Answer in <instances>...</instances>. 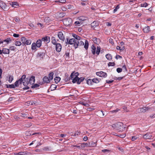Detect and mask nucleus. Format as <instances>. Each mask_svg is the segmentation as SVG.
Masks as SVG:
<instances>
[{
	"label": "nucleus",
	"mask_w": 155,
	"mask_h": 155,
	"mask_svg": "<svg viewBox=\"0 0 155 155\" xmlns=\"http://www.w3.org/2000/svg\"><path fill=\"white\" fill-rule=\"evenodd\" d=\"M79 73L78 72L74 73L73 72L71 73L70 75L71 79L72 80V82L73 83L76 82L78 84H79L84 80V78L83 77L79 78Z\"/></svg>",
	"instance_id": "f257e3e1"
},
{
	"label": "nucleus",
	"mask_w": 155,
	"mask_h": 155,
	"mask_svg": "<svg viewBox=\"0 0 155 155\" xmlns=\"http://www.w3.org/2000/svg\"><path fill=\"white\" fill-rule=\"evenodd\" d=\"M112 127L113 128L118 130L119 132L123 131L125 128V127L124 128L123 123L120 122L113 124L112 125Z\"/></svg>",
	"instance_id": "f03ea898"
},
{
	"label": "nucleus",
	"mask_w": 155,
	"mask_h": 155,
	"mask_svg": "<svg viewBox=\"0 0 155 155\" xmlns=\"http://www.w3.org/2000/svg\"><path fill=\"white\" fill-rule=\"evenodd\" d=\"M63 24L66 26H70L71 24L72 21L71 18H67L63 20Z\"/></svg>",
	"instance_id": "7ed1b4c3"
},
{
	"label": "nucleus",
	"mask_w": 155,
	"mask_h": 155,
	"mask_svg": "<svg viewBox=\"0 0 155 155\" xmlns=\"http://www.w3.org/2000/svg\"><path fill=\"white\" fill-rule=\"evenodd\" d=\"M21 40L22 42L23 45H24L25 44L26 45H29L31 44V40H27L25 37H22L21 38Z\"/></svg>",
	"instance_id": "20e7f679"
},
{
	"label": "nucleus",
	"mask_w": 155,
	"mask_h": 155,
	"mask_svg": "<svg viewBox=\"0 0 155 155\" xmlns=\"http://www.w3.org/2000/svg\"><path fill=\"white\" fill-rule=\"evenodd\" d=\"M150 109V108L148 107H144L142 108H138L137 110V112L139 113H144Z\"/></svg>",
	"instance_id": "39448f33"
},
{
	"label": "nucleus",
	"mask_w": 155,
	"mask_h": 155,
	"mask_svg": "<svg viewBox=\"0 0 155 155\" xmlns=\"http://www.w3.org/2000/svg\"><path fill=\"white\" fill-rule=\"evenodd\" d=\"M96 74L98 76L103 78H106L107 76V73L104 72L103 71L97 72L96 73Z\"/></svg>",
	"instance_id": "423d86ee"
},
{
	"label": "nucleus",
	"mask_w": 155,
	"mask_h": 155,
	"mask_svg": "<svg viewBox=\"0 0 155 155\" xmlns=\"http://www.w3.org/2000/svg\"><path fill=\"white\" fill-rule=\"evenodd\" d=\"M84 45V42L80 40L78 41L76 40V44L74 45V47L75 48H76L78 46H81L83 45Z\"/></svg>",
	"instance_id": "0eeeda50"
},
{
	"label": "nucleus",
	"mask_w": 155,
	"mask_h": 155,
	"mask_svg": "<svg viewBox=\"0 0 155 155\" xmlns=\"http://www.w3.org/2000/svg\"><path fill=\"white\" fill-rule=\"evenodd\" d=\"M67 41L66 42L67 44H69L70 45H73L74 44V45L76 44V40L74 38H71L68 41V39L67 38Z\"/></svg>",
	"instance_id": "6e6552de"
},
{
	"label": "nucleus",
	"mask_w": 155,
	"mask_h": 155,
	"mask_svg": "<svg viewBox=\"0 0 155 155\" xmlns=\"http://www.w3.org/2000/svg\"><path fill=\"white\" fill-rule=\"evenodd\" d=\"M27 79H28V78H26V75H23L21 77L18 81H19V83L21 84L24 81L26 82Z\"/></svg>",
	"instance_id": "1a4fd4ad"
},
{
	"label": "nucleus",
	"mask_w": 155,
	"mask_h": 155,
	"mask_svg": "<svg viewBox=\"0 0 155 155\" xmlns=\"http://www.w3.org/2000/svg\"><path fill=\"white\" fill-rule=\"evenodd\" d=\"M56 45V50L57 52H60L61 51L62 46L60 43H57L55 45Z\"/></svg>",
	"instance_id": "9d476101"
},
{
	"label": "nucleus",
	"mask_w": 155,
	"mask_h": 155,
	"mask_svg": "<svg viewBox=\"0 0 155 155\" xmlns=\"http://www.w3.org/2000/svg\"><path fill=\"white\" fill-rule=\"evenodd\" d=\"M58 37L61 40L64 41V37L62 32L61 31L59 32L58 33Z\"/></svg>",
	"instance_id": "9b49d317"
},
{
	"label": "nucleus",
	"mask_w": 155,
	"mask_h": 155,
	"mask_svg": "<svg viewBox=\"0 0 155 155\" xmlns=\"http://www.w3.org/2000/svg\"><path fill=\"white\" fill-rule=\"evenodd\" d=\"M22 83L23 84V85L25 86L23 88V89L24 90L28 89L29 88V87L27 86V85L29 84V83H28V79H27L26 82L24 81Z\"/></svg>",
	"instance_id": "f8f14e48"
},
{
	"label": "nucleus",
	"mask_w": 155,
	"mask_h": 155,
	"mask_svg": "<svg viewBox=\"0 0 155 155\" xmlns=\"http://www.w3.org/2000/svg\"><path fill=\"white\" fill-rule=\"evenodd\" d=\"M28 83L29 84H34L35 81V77L34 76H31L30 78H29L28 79Z\"/></svg>",
	"instance_id": "ddd939ff"
},
{
	"label": "nucleus",
	"mask_w": 155,
	"mask_h": 155,
	"mask_svg": "<svg viewBox=\"0 0 155 155\" xmlns=\"http://www.w3.org/2000/svg\"><path fill=\"white\" fill-rule=\"evenodd\" d=\"M41 40L44 41V42H46L47 43H48L50 41V38L48 36H46L42 38Z\"/></svg>",
	"instance_id": "4468645a"
},
{
	"label": "nucleus",
	"mask_w": 155,
	"mask_h": 155,
	"mask_svg": "<svg viewBox=\"0 0 155 155\" xmlns=\"http://www.w3.org/2000/svg\"><path fill=\"white\" fill-rule=\"evenodd\" d=\"M97 116L101 117H103L104 116L103 111L102 110H99L97 112Z\"/></svg>",
	"instance_id": "2eb2a0df"
},
{
	"label": "nucleus",
	"mask_w": 155,
	"mask_h": 155,
	"mask_svg": "<svg viewBox=\"0 0 155 155\" xmlns=\"http://www.w3.org/2000/svg\"><path fill=\"white\" fill-rule=\"evenodd\" d=\"M92 40L95 44L97 45H98L101 42V41L99 39L96 37L93 38Z\"/></svg>",
	"instance_id": "dca6fc26"
},
{
	"label": "nucleus",
	"mask_w": 155,
	"mask_h": 155,
	"mask_svg": "<svg viewBox=\"0 0 155 155\" xmlns=\"http://www.w3.org/2000/svg\"><path fill=\"white\" fill-rule=\"evenodd\" d=\"M45 51L44 52H40L38 53V54L37 55V57L38 58H43V57L45 55Z\"/></svg>",
	"instance_id": "f3484780"
},
{
	"label": "nucleus",
	"mask_w": 155,
	"mask_h": 155,
	"mask_svg": "<svg viewBox=\"0 0 155 155\" xmlns=\"http://www.w3.org/2000/svg\"><path fill=\"white\" fill-rule=\"evenodd\" d=\"M43 83H49L50 82V81L49 79H48V78L45 76L43 78Z\"/></svg>",
	"instance_id": "a211bd4d"
},
{
	"label": "nucleus",
	"mask_w": 155,
	"mask_h": 155,
	"mask_svg": "<svg viewBox=\"0 0 155 155\" xmlns=\"http://www.w3.org/2000/svg\"><path fill=\"white\" fill-rule=\"evenodd\" d=\"M152 137L151 134L150 133H147L143 136V137L145 139H150Z\"/></svg>",
	"instance_id": "6ab92c4d"
},
{
	"label": "nucleus",
	"mask_w": 155,
	"mask_h": 155,
	"mask_svg": "<svg viewBox=\"0 0 155 155\" xmlns=\"http://www.w3.org/2000/svg\"><path fill=\"white\" fill-rule=\"evenodd\" d=\"M2 53L4 54H9V49L3 48L2 50Z\"/></svg>",
	"instance_id": "aec40b11"
},
{
	"label": "nucleus",
	"mask_w": 155,
	"mask_h": 155,
	"mask_svg": "<svg viewBox=\"0 0 155 155\" xmlns=\"http://www.w3.org/2000/svg\"><path fill=\"white\" fill-rule=\"evenodd\" d=\"M36 46L38 48H40L41 45V40L39 39L38 40L36 43Z\"/></svg>",
	"instance_id": "412c9836"
},
{
	"label": "nucleus",
	"mask_w": 155,
	"mask_h": 155,
	"mask_svg": "<svg viewBox=\"0 0 155 155\" xmlns=\"http://www.w3.org/2000/svg\"><path fill=\"white\" fill-rule=\"evenodd\" d=\"M143 31L145 33H148L149 31H150V28L149 26H147L146 27H145L143 29Z\"/></svg>",
	"instance_id": "4be33fe9"
},
{
	"label": "nucleus",
	"mask_w": 155,
	"mask_h": 155,
	"mask_svg": "<svg viewBox=\"0 0 155 155\" xmlns=\"http://www.w3.org/2000/svg\"><path fill=\"white\" fill-rule=\"evenodd\" d=\"M98 23L97 21H94L91 24V26L92 27L94 28L97 26Z\"/></svg>",
	"instance_id": "5701e85b"
},
{
	"label": "nucleus",
	"mask_w": 155,
	"mask_h": 155,
	"mask_svg": "<svg viewBox=\"0 0 155 155\" xmlns=\"http://www.w3.org/2000/svg\"><path fill=\"white\" fill-rule=\"evenodd\" d=\"M54 73L53 72H50L48 74V79H49L50 81L52 80L53 78Z\"/></svg>",
	"instance_id": "b1692460"
},
{
	"label": "nucleus",
	"mask_w": 155,
	"mask_h": 155,
	"mask_svg": "<svg viewBox=\"0 0 155 155\" xmlns=\"http://www.w3.org/2000/svg\"><path fill=\"white\" fill-rule=\"evenodd\" d=\"M72 36L75 39H76V40H77L78 41L81 39V37L80 36L75 34H73L72 35Z\"/></svg>",
	"instance_id": "393cba45"
},
{
	"label": "nucleus",
	"mask_w": 155,
	"mask_h": 155,
	"mask_svg": "<svg viewBox=\"0 0 155 155\" xmlns=\"http://www.w3.org/2000/svg\"><path fill=\"white\" fill-rule=\"evenodd\" d=\"M0 6L2 9H5L6 5L5 3H3L2 2H0Z\"/></svg>",
	"instance_id": "a878e982"
},
{
	"label": "nucleus",
	"mask_w": 155,
	"mask_h": 155,
	"mask_svg": "<svg viewBox=\"0 0 155 155\" xmlns=\"http://www.w3.org/2000/svg\"><path fill=\"white\" fill-rule=\"evenodd\" d=\"M89 45V43L88 41L87 40H85V44L84 45V48L86 50H87L88 48Z\"/></svg>",
	"instance_id": "bb28decb"
},
{
	"label": "nucleus",
	"mask_w": 155,
	"mask_h": 155,
	"mask_svg": "<svg viewBox=\"0 0 155 155\" xmlns=\"http://www.w3.org/2000/svg\"><path fill=\"white\" fill-rule=\"evenodd\" d=\"M51 39L52 40V43L54 45H55L57 44L56 41L55 37H52L51 38Z\"/></svg>",
	"instance_id": "cd10ccee"
},
{
	"label": "nucleus",
	"mask_w": 155,
	"mask_h": 155,
	"mask_svg": "<svg viewBox=\"0 0 155 155\" xmlns=\"http://www.w3.org/2000/svg\"><path fill=\"white\" fill-rule=\"evenodd\" d=\"M91 51L92 54H95L96 52V48L95 47L94 45H93L91 47Z\"/></svg>",
	"instance_id": "c85d7f7f"
},
{
	"label": "nucleus",
	"mask_w": 155,
	"mask_h": 155,
	"mask_svg": "<svg viewBox=\"0 0 155 155\" xmlns=\"http://www.w3.org/2000/svg\"><path fill=\"white\" fill-rule=\"evenodd\" d=\"M70 53L69 52L67 51H65V53L64 55V56L68 60L69 58Z\"/></svg>",
	"instance_id": "c756f323"
},
{
	"label": "nucleus",
	"mask_w": 155,
	"mask_h": 155,
	"mask_svg": "<svg viewBox=\"0 0 155 155\" xmlns=\"http://www.w3.org/2000/svg\"><path fill=\"white\" fill-rule=\"evenodd\" d=\"M26 105L28 106H29L30 105H33V104H35L34 103V101H28L27 102H26Z\"/></svg>",
	"instance_id": "7c9ffc66"
},
{
	"label": "nucleus",
	"mask_w": 155,
	"mask_h": 155,
	"mask_svg": "<svg viewBox=\"0 0 155 155\" xmlns=\"http://www.w3.org/2000/svg\"><path fill=\"white\" fill-rule=\"evenodd\" d=\"M61 78L59 77H56L54 78V81L56 83H58L60 80Z\"/></svg>",
	"instance_id": "2f4dec72"
},
{
	"label": "nucleus",
	"mask_w": 155,
	"mask_h": 155,
	"mask_svg": "<svg viewBox=\"0 0 155 155\" xmlns=\"http://www.w3.org/2000/svg\"><path fill=\"white\" fill-rule=\"evenodd\" d=\"M7 88H15V87L14 84H6Z\"/></svg>",
	"instance_id": "473e14b6"
},
{
	"label": "nucleus",
	"mask_w": 155,
	"mask_h": 155,
	"mask_svg": "<svg viewBox=\"0 0 155 155\" xmlns=\"http://www.w3.org/2000/svg\"><path fill=\"white\" fill-rule=\"evenodd\" d=\"M36 45H37L35 43H33L31 45V49L32 50H36V47H37Z\"/></svg>",
	"instance_id": "72a5a7b5"
},
{
	"label": "nucleus",
	"mask_w": 155,
	"mask_h": 155,
	"mask_svg": "<svg viewBox=\"0 0 155 155\" xmlns=\"http://www.w3.org/2000/svg\"><path fill=\"white\" fill-rule=\"evenodd\" d=\"M20 84L19 83V81H18V80L16 81L15 83L14 84L15 88L16 87H18Z\"/></svg>",
	"instance_id": "f704fd0d"
},
{
	"label": "nucleus",
	"mask_w": 155,
	"mask_h": 155,
	"mask_svg": "<svg viewBox=\"0 0 155 155\" xmlns=\"http://www.w3.org/2000/svg\"><path fill=\"white\" fill-rule=\"evenodd\" d=\"M25 134L26 136H30L32 135V132L31 131H26L25 132Z\"/></svg>",
	"instance_id": "c9c22d12"
},
{
	"label": "nucleus",
	"mask_w": 155,
	"mask_h": 155,
	"mask_svg": "<svg viewBox=\"0 0 155 155\" xmlns=\"http://www.w3.org/2000/svg\"><path fill=\"white\" fill-rule=\"evenodd\" d=\"M106 58L108 60H110L112 59V56L110 54H107L106 55Z\"/></svg>",
	"instance_id": "e433bc0d"
},
{
	"label": "nucleus",
	"mask_w": 155,
	"mask_h": 155,
	"mask_svg": "<svg viewBox=\"0 0 155 155\" xmlns=\"http://www.w3.org/2000/svg\"><path fill=\"white\" fill-rule=\"evenodd\" d=\"M101 51V48L100 47L97 46V50L96 53L97 55H99Z\"/></svg>",
	"instance_id": "4c0bfd02"
},
{
	"label": "nucleus",
	"mask_w": 155,
	"mask_h": 155,
	"mask_svg": "<svg viewBox=\"0 0 155 155\" xmlns=\"http://www.w3.org/2000/svg\"><path fill=\"white\" fill-rule=\"evenodd\" d=\"M92 82L95 83H98L99 82V81L97 78H94L92 80Z\"/></svg>",
	"instance_id": "58836bf2"
},
{
	"label": "nucleus",
	"mask_w": 155,
	"mask_h": 155,
	"mask_svg": "<svg viewBox=\"0 0 155 155\" xmlns=\"http://www.w3.org/2000/svg\"><path fill=\"white\" fill-rule=\"evenodd\" d=\"M12 41V39L10 38H7V39L3 41L4 42H6L7 44H8L10 42Z\"/></svg>",
	"instance_id": "ea45409f"
},
{
	"label": "nucleus",
	"mask_w": 155,
	"mask_h": 155,
	"mask_svg": "<svg viewBox=\"0 0 155 155\" xmlns=\"http://www.w3.org/2000/svg\"><path fill=\"white\" fill-rule=\"evenodd\" d=\"M28 153V152H26L24 151V152H20L18 153V154L19 155H25L27 154Z\"/></svg>",
	"instance_id": "a19ab883"
},
{
	"label": "nucleus",
	"mask_w": 155,
	"mask_h": 155,
	"mask_svg": "<svg viewBox=\"0 0 155 155\" xmlns=\"http://www.w3.org/2000/svg\"><path fill=\"white\" fill-rule=\"evenodd\" d=\"M39 85L38 84H34V85H32L31 86V87L32 88H37L38 87H39Z\"/></svg>",
	"instance_id": "79ce46f5"
},
{
	"label": "nucleus",
	"mask_w": 155,
	"mask_h": 155,
	"mask_svg": "<svg viewBox=\"0 0 155 155\" xmlns=\"http://www.w3.org/2000/svg\"><path fill=\"white\" fill-rule=\"evenodd\" d=\"M20 116L21 118H22V117H27V114L24 113H21L20 115Z\"/></svg>",
	"instance_id": "37998d69"
},
{
	"label": "nucleus",
	"mask_w": 155,
	"mask_h": 155,
	"mask_svg": "<svg viewBox=\"0 0 155 155\" xmlns=\"http://www.w3.org/2000/svg\"><path fill=\"white\" fill-rule=\"evenodd\" d=\"M117 136L119 137L123 138L126 136V134H119L117 135Z\"/></svg>",
	"instance_id": "c03bdc74"
},
{
	"label": "nucleus",
	"mask_w": 155,
	"mask_h": 155,
	"mask_svg": "<svg viewBox=\"0 0 155 155\" xmlns=\"http://www.w3.org/2000/svg\"><path fill=\"white\" fill-rule=\"evenodd\" d=\"M13 80V77L12 75H10L8 81L11 83Z\"/></svg>",
	"instance_id": "a18cd8bd"
},
{
	"label": "nucleus",
	"mask_w": 155,
	"mask_h": 155,
	"mask_svg": "<svg viewBox=\"0 0 155 155\" xmlns=\"http://www.w3.org/2000/svg\"><path fill=\"white\" fill-rule=\"evenodd\" d=\"M80 134V132L79 131H77L75 132V133L74 134V135H72V136L73 137H76L77 135H79Z\"/></svg>",
	"instance_id": "49530a36"
},
{
	"label": "nucleus",
	"mask_w": 155,
	"mask_h": 155,
	"mask_svg": "<svg viewBox=\"0 0 155 155\" xmlns=\"http://www.w3.org/2000/svg\"><path fill=\"white\" fill-rule=\"evenodd\" d=\"M21 44V42L20 41H16L15 43V45L17 46H20Z\"/></svg>",
	"instance_id": "de8ad7c7"
},
{
	"label": "nucleus",
	"mask_w": 155,
	"mask_h": 155,
	"mask_svg": "<svg viewBox=\"0 0 155 155\" xmlns=\"http://www.w3.org/2000/svg\"><path fill=\"white\" fill-rule=\"evenodd\" d=\"M92 81H91V80L90 79H88L87 81V83L88 85L92 84Z\"/></svg>",
	"instance_id": "09e8293b"
},
{
	"label": "nucleus",
	"mask_w": 155,
	"mask_h": 155,
	"mask_svg": "<svg viewBox=\"0 0 155 155\" xmlns=\"http://www.w3.org/2000/svg\"><path fill=\"white\" fill-rule=\"evenodd\" d=\"M14 118L17 120H18L20 119H22V118H21V116H14Z\"/></svg>",
	"instance_id": "8fccbe9b"
},
{
	"label": "nucleus",
	"mask_w": 155,
	"mask_h": 155,
	"mask_svg": "<svg viewBox=\"0 0 155 155\" xmlns=\"http://www.w3.org/2000/svg\"><path fill=\"white\" fill-rule=\"evenodd\" d=\"M115 64L114 62H110L108 64V66H115Z\"/></svg>",
	"instance_id": "3c124183"
},
{
	"label": "nucleus",
	"mask_w": 155,
	"mask_h": 155,
	"mask_svg": "<svg viewBox=\"0 0 155 155\" xmlns=\"http://www.w3.org/2000/svg\"><path fill=\"white\" fill-rule=\"evenodd\" d=\"M89 144H92V145L90 146L91 147H94L96 146V143L94 142H91L90 143H89Z\"/></svg>",
	"instance_id": "603ef678"
},
{
	"label": "nucleus",
	"mask_w": 155,
	"mask_h": 155,
	"mask_svg": "<svg viewBox=\"0 0 155 155\" xmlns=\"http://www.w3.org/2000/svg\"><path fill=\"white\" fill-rule=\"evenodd\" d=\"M119 5H117L116 7L115 8L114 10V13H115V12H116L117 11V10L119 9Z\"/></svg>",
	"instance_id": "864d4df0"
},
{
	"label": "nucleus",
	"mask_w": 155,
	"mask_h": 155,
	"mask_svg": "<svg viewBox=\"0 0 155 155\" xmlns=\"http://www.w3.org/2000/svg\"><path fill=\"white\" fill-rule=\"evenodd\" d=\"M141 6L142 7H146L148 5V4L146 2H145L141 4Z\"/></svg>",
	"instance_id": "5fc2aeb1"
},
{
	"label": "nucleus",
	"mask_w": 155,
	"mask_h": 155,
	"mask_svg": "<svg viewBox=\"0 0 155 155\" xmlns=\"http://www.w3.org/2000/svg\"><path fill=\"white\" fill-rule=\"evenodd\" d=\"M122 70V69L120 68H118L117 69V71L118 73L121 72Z\"/></svg>",
	"instance_id": "6e6d98bb"
},
{
	"label": "nucleus",
	"mask_w": 155,
	"mask_h": 155,
	"mask_svg": "<svg viewBox=\"0 0 155 155\" xmlns=\"http://www.w3.org/2000/svg\"><path fill=\"white\" fill-rule=\"evenodd\" d=\"M138 138V137L136 136H132L131 138V140L132 141H134L135 140H136Z\"/></svg>",
	"instance_id": "4d7b16f0"
},
{
	"label": "nucleus",
	"mask_w": 155,
	"mask_h": 155,
	"mask_svg": "<svg viewBox=\"0 0 155 155\" xmlns=\"http://www.w3.org/2000/svg\"><path fill=\"white\" fill-rule=\"evenodd\" d=\"M14 20L16 22H18L20 21V19L19 18H18L17 17H15L14 18Z\"/></svg>",
	"instance_id": "13d9d810"
},
{
	"label": "nucleus",
	"mask_w": 155,
	"mask_h": 155,
	"mask_svg": "<svg viewBox=\"0 0 155 155\" xmlns=\"http://www.w3.org/2000/svg\"><path fill=\"white\" fill-rule=\"evenodd\" d=\"M16 48L14 46H11L9 48V49L11 50L14 51L15 50Z\"/></svg>",
	"instance_id": "bf43d9fd"
},
{
	"label": "nucleus",
	"mask_w": 155,
	"mask_h": 155,
	"mask_svg": "<svg viewBox=\"0 0 155 155\" xmlns=\"http://www.w3.org/2000/svg\"><path fill=\"white\" fill-rule=\"evenodd\" d=\"M109 41L110 43L112 45H113V44H114V42H113V40L111 38H110L109 39Z\"/></svg>",
	"instance_id": "052dcab7"
},
{
	"label": "nucleus",
	"mask_w": 155,
	"mask_h": 155,
	"mask_svg": "<svg viewBox=\"0 0 155 155\" xmlns=\"http://www.w3.org/2000/svg\"><path fill=\"white\" fill-rule=\"evenodd\" d=\"M79 103L80 104H82V105H84V106H85L86 107L88 106V104L87 103H84L81 101Z\"/></svg>",
	"instance_id": "680f3d73"
},
{
	"label": "nucleus",
	"mask_w": 155,
	"mask_h": 155,
	"mask_svg": "<svg viewBox=\"0 0 155 155\" xmlns=\"http://www.w3.org/2000/svg\"><path fill=\"white\" fill-rule=\"evenodd\" d=\"M66 15L65 13H61L60 14V17H64Z\"/></svg>",
	"instance_id": "e2e57ef3"
},
{
	"label": "nucleus",
	"mask_w": 155,
	"mask_h": 155,
	"mask_svg": "<svg viewBox=\"0 0 155 155\" xmlns=\"http://www.w3.org/2000/svg\"><path fill=\"white\" fill-rule=\"evenodd\" d=\"M84 145L85 147H89L90 146L92 145V144H89V143H84Z\"/></svg>",
	"instance_id": "0e129e2a"
},
{
	"label": "nucleus",
	"mask_w": 155,
	"mask_h": 155,
	"mask_svg": "<svg viewBox=\"0 0 155 155\" xmlns=\"http://www.w3.org/2000/svg\"><path fill=\"white\" fill-rule=\"evenodd\" d=\"M115 58L116 59H118L119 58H122V57L119 55H116L115 57Z\"/></svg>",
	"instance_id": "69168bd1"
},
{
	"label": "nucleus",
	"mask_w": 155,
	"mask_h": 155,
	"mask_svg": "<svg viewBox=\"0 0 155 155\" xmlns=\"http://www.w3.org/2000/svg\"><path fill=\"white\" fill-rule=\"evenodd\" d=\"M72 7V6L71 5H67L66 6V7L68 9H71V8Z\"/></svg>",
	"instance_id": "338daca9"
},
{
	"label": "nucleus",
	"mask_w": 155,
	"mask_h": 155,
	"mask_svg": "<svg viewBox=\"0 0 155 155\" xmlns=\"http://www.w3.org/2000/svg\"><path fill=\"white\" fill-rule=\"evenodd\" d=\"M122 68H123V69L124 71H127V68L125 65L123 66Z\"/></svg>",
	"instance_id": "774afa93"
}]
</instances>
